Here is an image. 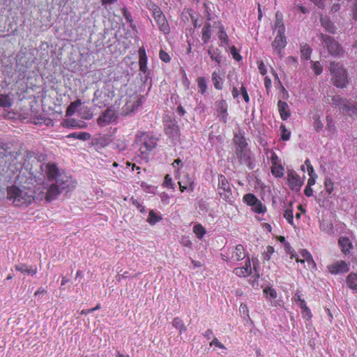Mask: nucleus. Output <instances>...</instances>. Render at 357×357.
<instances>
[{
    "mask_svg": "<svg viewBox=\"0 0 357 357\" xmlns=\"http://www.w3.org/2000/svg\"><path fill=\"white\" fill-rule=\"evenodd\" d=\"M342 110L343 113L349 115H356L357 114V105H354L349 101L347 100L345 105L343 107H342Z\"/></svg>",
    "mask_w": 357,
    "mask_h": 357,
    "instance_id": "393cba45",
    "label": "nucleus"
},
{
    "mask_svg": "<svg viewBox=\"0 0 357 357\" xmlns=\"http://www.w3.org/2000/svg\"><path fill=\"white\" fill-rule=\"evenodd\" d=\"M117 119L115 110L112 107L107 108L97 119V123L100 127L106 126Z\"/></svg>",
    "mask_w": 357,
    "mask_h": 357,
    "instance_id": "9d476101",
    "label": "nucleus"
},
{
    "mask_svg": "<svg viewBox=\"0 0 357 357\" xmlns=\"http://www.w3.org/2000/svg\"><path fill=\"white\" fill-rule=\"evenodd\" d=\"M326 129L332 135H334L336 133V128L335 126V123L332 118L330 116H326Z\"/></svg>",
    "mask_w": 357,
    "mask_h": 357,
    "instance_id": "a19ab883",
    "label": "nucleus"
},
{
    "mask_svg": "<svg viewBox=\"0 0 357 357\" xmlns=\"http://www.w3.org/2000/svg\"><path fill=\"white\" fill-rule=\"evenodd\" d=\"M92 101L94 105L99 108H102L107 105L110 101V98L107 90H96L94 93Z\"/></svg>",
    "mask_w": 357,
    "mask_h": 357,
    "instance_id": "f8f14e48",
    "label": "nucleus"
},
{
    "mask_svg": "<svg viewBox=\"0 0 357 357\" xmlns=\"http://www.w3.org/2000/svg\"><path fill=\"white\" fill-rule=\"evenodd\" d=\"M280 129L281 130V138L284 141H287L290 139L291 132L289 131L284 125L281 124Z\"/></svg>",
    "mask_w": 357,
    "mask_h": 357,
    "instance_id": "a18cd8bd",
    "label": "nucleus"
},
{
    "mask_svg": "<svg viewBox=\"0 0 357 357\" xmlns=\"http://www.w3.org/2000/svg\"><path fill=\"white\" fill-rule=\"evenodd\" d=\"M17 71H18V73H19V79H23L24 77L25 73L26 72V68H22V67H19V66H17Z\"/></svg>",
    "mask_w": 357,
    "mask_h": 357,
    "instance_id": "338daca9",
    "label": "nucleus"
},
{
    "mask_svg": "<svg viewBox=\"0 0 357 357\" xmlns=\"http://www.w3.org/2000/svg\"><path fill=\"white\" fill-rule=\"evenodd\" d=\"M11 106V102L8 96H0V107H9Z\"/></svg>",
    "mask_w": 357,
    "mask_h": 357,
    "instance_id": "603ef678",
    "label": "nucleus"
},
{
    "mask_svg": "<svg viewBox=\"0 0 357 357\" xmlns=\"http://www.w3.org/2000/svg\"><path fill=\"white\" fill-rule=\"evenodd\" d=\"M234 142L236 145V152L240 151L241 150L248 149L247 148L248 144L245 142V139L244 137H238V136L236 135L234 137Z\"/></svg>",
    "mask_w": 357,
    "mask_h": 357,
    "instance_id": "cd10ccee",
    "label": "nucleus"
},
{
    "mask_svg": "<svg viewBox=\"0 0 357 357\" xmlns=\"http://www.w3.org/2000/svg\"><path fill=\"white\" fill-rule=\"evenodd\" d=\"M347 284L350 289H357V274L350 273L347 278Z\"/></svg>",
    "mask_w": 357,
    "mask_h": 357,
    "instance_id": "7c9ffc66",
    "label": "nucleus"
},
{
    "mask_svg": "<svg viewBox=\"0 0 357 357\" xmlns=\"http://www.w3.org/2000/svg\"><path fill=\"white\" fill-rule=\"evenodd\" d=\"M207 52L211 60L214 61L218 65L221 63L222 61V55L221 54V51L218 48L210 46Z\"/></svg>",
    "mask_w": 357,
    "mask_h": 357,
    "instance_id": "aec40b11",
    "label": "nucleus"
},
{
    "mask_svg": "<svg viewBox=\"0 0 357 357\" xmlns=\"http://www.w3.org/2000/svg\"><path fill=\"white\" fill-rule=\"evenodd\" d=\"M321 41L327 47L329 54L333 56H340L343 54L340 45L332 37L328 35H321Z\"/></svg>",
    "mask_w": 357,
    "mask_h": 357,
    "instance_id": "6e6552de",
    "label": "nucleus"
},
{
    "mask_svg": "<svg viewBox=\"0 0 357 357\" xmlns=\"http://www.w3.org/2000/svg\"><path fill=\"white\" fill-rule=\"evenodd\" d=\"M69 138L78 139L83 141L88 140L91 138V135L88 132H73L68 135Z\"/></svg>",
    "mask_w": 357,
    "mask_h": 357,
    "instance_id": "473e14b6",
    "label": "nucleus"
},
{
    "mask_svg": "<svg viewBox=\"0 0 357 357\" xmlns=\"http://www.w3.org/2000/svg\"><path fill=\"white\" fill-rule=\"evenodd\" d=\"M287 181L291 189L295 191H298L303 184L300 176L294 172L288 174Z\"/></svg>",
    "mask_w": 357,
    "mask_h": 357,
    "instance_id": "2eb2a0df",
    "label": "nucleus"
},
{
    "mask_svg": "<svg viewBox=\"0 0 357 357\" xmlns=\"http://www.w3.org/2000/svg\"><path fill=\"white\" fill-rule=\"evenodd\" d=\"M252 209L255 213H263L266 211V207L262 204L261 202V206L258 205V204H255L254 205H252Z\"/></svg>",
    "mask_w": 357,
    "mask_h": 357,
    "instance_id": "864d4df0",
    "label": "nucleus"
},
{
    "mask_svg": "<svg viewBox=\"0 0 357 357\" xmlns=\"http://www.w3.org/2000/svg\"><path fill=\"white\" fill-rule=\"evenodd\" d=\"M325 189L328 195H331L333 190V182L330 178H326L324 181Z\"/></svg>",
    "mask_w": 357,
    "mask_h": 357,
    "instance_id": "3c124183",
    "label": "nucleus"
},
{
    "mask_svg": "<svg viewBox=\"0 0 357 357\" xmlns=\"http://www.w3.org/2000/svg\"><path fill=\"white\" fill-rule=\"evenodd\" d=\"M305 165L307 167V170L308 172V174H314V168H313L312 165H311L310 161L309 159H307L305 161Z\"/></svg>",
    "mask_w": 357,
    "mask_h": 357,
    "instance_id": "e2e57ef3",
    "label": "nucleus"
},
{
    "mask_svg": "<svg viewBox=\"0 0 357 357\" xmlns=\"http://www.w3.org/2000/svg\"><path fill=\"white\" fill-rule=\"evenodd\" d=\"M301 58L304 60H308L310 58L312 49L307 44H304L301 46Z\"/></svg>",
    "mask_w": 357,
    "mask_h": 357,
    "instance_id": "72a5a7b5",
    "label": "nucleus"
},
{
    "mask_svg": "<svg viewBox=\"0 0 357 357\" xmlns=\"http://www.w3.org/2000/svg\"><path fill=\"white\" fill-rule=\"evenodd\" d=\"M184 181V182H185V183H184L185 185H188L189 186V188L190 189L191 191H193L194 190V186H193V180L189 176V175H186L185 176V177L182 179Z\"/></svg>",
    "mask_w": 357,
    "mask_h": 357,
    "instance_id": "13d9d810",
    "label": "nucleus"
},
{
    "mask_svg": "<svg viewBox=\"0 0 357 357\" xmlns=\"http://www.w3.org/2000/svg\"><path fill=\"white\" fill-rule=\"evenodd\" d=\"M264 294L271 298H275L277 297V293L275 289L268 287L264 289Z\"/></svg>",
    "mask_w": 357,
    "mask_h": 357,
    "instance_id": "6e6d98bb",
    "label": "nucleus"
},
{
    "mask_svg": "<svg viewBox=\"0 0 357 357\" xmlns=\"http://www.w3.org/2000/svg\"><path fill=\"white\" fill-rule=\"evenodd\" d=\"M283 217L287 220L288 223L291 225H294V215H293V208L292 204L291 203L289 206L285 209Z\"/></svg>",
    "mask_w": 357,
    "mask_h": 357,
    "instance_id": "2f4dec72",
    "label": "nucleus"
},
{
    "mask_svg": "<svg viewBox=\"0 0 357 357\" xmlns=\"http://www.w3.org/2000/svg\"><path fill=\"white\" fill-rule=\"evenodd\" d=\"M218 193L220 196L228 204H232L235 200V197L231 192L230 185L224 175L218 176Z\"/></svg>",
    "mask_w": 357,
    "mask_h": 357,
    "instance_id": "0eeeda50",
    "label": "nucleus"
},
{
    "mask_svg": "<svg viewBox=\"0 0 357 357\" xmlns=\"http://www.w3.org/2000/svg\"><path fill=\"white\" fill-rule=\"evenodd\" d=\"M231 54L233 56V58L236 59V61L241 60L242 57L237 52V50L234 46H232L231 47Z\"/></svg>",
    "mask_w": 357,
    "mask_h": 357,
    "instance_id": "052dcab7",
    "label": "nucleus"
},
{
    "mask_svg": "<svg viewBox=\"0 0 357 357\" xmlns=\"http://www.w3.org/2000/svg\"><path fill=\"white\" fill-rule=\"evenodd\" d=\"M172 325L174 327L179 330L180 334L183 332L186 331V327L183 324V321L178 317H176L172 321Z\"/></svg>",
    "mask_w": 357,
    "mask_h": 357,
    "instance_id": "e433bc0d",
    "label": "nucleus"
},
{
    "mask_svg": "<svg viewBox=\"0 0 357 357\" xmlns=\"http://www.w3.org/2000/svg\"><path fill=\"white\" fill-rule=\"evenodd\" d=\"M274 252L275 250L273 246H267L265 252L262 254L263 259L266 261L270 260L271 257L274 253Z\"/></svg>",
    "mask_w": 357,
    "mask_h": 357,
    "instance_id": "de8ad7c7",
    "label": "nucleus"
},
{
    "mask_svg": "<svg viewBox=\"0 0 357 357\" xmlns=\"http://www.w3.org/2000/svg\"><path fill=\"white\" fill-rule=\"evenodd\" d=\"M321 25L325 28V29L331 33H334L335 32V27L333 24L327 18H321Z\"/></svg>",
    "mask_w": 357,
    "mask_h": 357,
    "instance_id": "f704fd0d",
    "label": "nucleus"
},
{
    "mask_svg": "<svg viewBox=\"0 0 357 357\" xmlns=\"http://www.w3.org/2000/svg\"><path fill=\"white\" fill-rule=\"evenodd\" d=\"M243 202L246 203L248 206L254 205L255 204H258L261 206V201L259 200L256 196L253 194L249 193L246 194L243 196Z\"/></svg>",
    "mask_w": 357,
    "mask_h": 357,
    "instance_id": "c85d7f7f",
    "label": "nucleus"
},
{
    "mask_svg": "<svg viewBox=\"0 0 357 357\" xmlns=\"http://www.w3.org/2000/svg\"><path fill=\"white\" fill-rule=\"evenodd\" d=\"M36 183L40 185L35 190V197L37 200L45 199L47 202H50L56 199L61 193L56 183L50 185H45L44 182L42 183Z\"/></svg>",
    "mask_w": 357,
    "mask_h": 357,
    "instance_id": "7ed1b4c3",
    "label": "nucleus"
},
{
    "mask_svg": "<svg viewBox=\"0 0 357 357\" xmlns=\"http://www.w3.org/2000/svg\"><path fill=\"white\" fill-rule=\"evenodd\" d=\"M328 271L332 274L344 273L349 271V266L344 261H338L328 266Z\"/></svg>",
    "mask_w": 357,
    "mask_h": 357,
    "instance_id": "4468645a",
    "label": "nucleus"
},
{
    "mask_svg": "<svg viewBox=\"0 0 357 357\" xmlns=\"http://www.w3.org/2000/svg\"><path fill=\"white\" fill-rule=\"evenodd\" d=\"M202 40L204 43H208L211 37V25L209 22L205 23L202 29Z\"/></svg>",
    "mask_w": 357,
    "mask_h": 357,
    "instance_id": "b1692460",
    "label": "nucleus"
},
{
    "mask_svg": "<svg viewBox=\"0 0 357 357\" xmlns=\"http://www.w3.org/2000/svg\"><path fill=\"white\" fill-rule=\"evenodd\" d=\"M234 273L239 277H247L250 275L244 267L236 268L234 270Z\"/></svg>",
    "mask_w": 357,
    "mask_h": 357,
    "instance_id": "8fccbe9b",
    "label": "nucleus"
},
{
    "mask_svg": "<svg viewBox=\"0 0 357 357\" xmlns=\"http://www.w3.org/2000/svg\"><path fill=\"white\" fill-rule=\"evenodd\" d=\"M332 104L338 106L342 109V107L345 105L347 100L341 98L340 96H334L332 98Z\"/></svg>",
    "mask_w": 357,
    "mask_h": 357,
    "instance_id": "37998d69",
    "label": "nucleus"
},
{
    "mask_svg": "<svg viewBox=\"0 0 357 357\" xmlns=\"http://www.w3.org/2000/svg\"><path fill=\"white\" fill-rule=\"evenodd\" d=\"M139 54V64L147 65L148 58L146 56V50L144 47H139L138 50Z\"/></svg>",
    "mask_w": 357,
    "mask_h": 357,
    "instance_id": "58836bf2",
    "label": "nucleus"
},
{
    "mask_svg": "<svg viewBox=\"0 0 357 357\" xmlns=\"http://www.w3.org/2000/svg\"><path fill=\"white\" fill-rule=\"evenodd\" d=\"M352 18L357 21V0H355L352 7Z\"/></svg>",
    "mask_w": 357,
    "mask_h": 357,
    "instance_id": "69168bd1",
    "label": "nucleus"
},
{
    "mask_svg": "<svg viewBox=\"0 0 357 357\" xmlns=\"http://www.w3.org/2000/svg\"><path fill=\"white\" fill-rule=\"evenodd\" d=\"M241 94H242V96H243L244 100L246 102H249L250 98H249V95H248V93L247 92V90H246L245 87H244L243 86H241Z\"/></svg>",
    "mask_w": 357,
    "mask_h": 357,
    "instance_id": "680f3d73",
    "label": "nucleus"
},
{
    "mask_svg": "<svg viewBox=\"0 0 357 357\" xmlns=\"http://www.w3.org/2000/svg\"><path fill=\"white\" fill-rule=\"evenodd\" d=\"M148 7L152 12V15L156 22L158 28L165 34H167L170 31L169 24L165 16L162 13L160 8L155 3L151 2L148 4Z\"/></svg>",
    "mask_w": 357,
    "mask_h": 357,
    "instance_id": "423d86ee",
    "label": "nucleus"
},
{
    "mask_svg": "<svg viewBox=\"0 0 357 357\" xmlns=\"http://www.w3.org/2000/svg\"><path fill=\"white\" fill-rule=\"evenodd\" d=\"M236 153L241 162L249 166L250 169H252L251 166V152L249 149L241 150Z\"/></svg>",
    "mask_w": 357,
    "mask_h": 357,
    "instance_id": "6ab92c4d",
    "label": "nucleus"
},
{
    "mask_svg": "<svg viewBox=\"0 0 357 357\" xmlns=\"http://www.w3.org/2000/svg\"><path fill=\"white\" fill-rule=\"evenodd\" d=\"M275 17H276V20H275V29H277L278 31L280 29V26H282V27H284V26L283 25L282 20L278 18V13H276Z\"/></svg>",
    "mask_w": 357,
    "mask_h": 357,
    "instance_id": "774afa93",
    "label": "nucleus"
},
{
    "mask_svg": "<svg viewBox=\"0 0 357 357\" xmlns=\"http://www.w3.org/2000/svg\"><path fill=\"white\" fill-rule=\"evenodd\" d=\"M159 56H160V59L165 62V63H168L170 61V56L169 55L165 52L164 50H161L159 52Z\"/></svg>",
    "mask_w": 357,
    "mask_h": 357,
    "instance_id": "4d7b16f0",
    "label": "nucleus"
},
{
    "mask_svg": "<svg viewBox=\"0 0 357 357\" xmlns=\"http://www.w3.org/2000/svg\"><path fill=\"white\" fill-rule=\"evenodd\" d=\"M330 71L335 86L340 88H344L347 86L348 82L347 75L341 63L331 62L330 63Z\"/></svg>",
    "mask_w": 357,
    "mask_h": 357,
    "instance_id": "39448f33",
    "label": "nucleus"
},
{
    "mask_svg": "<svg viewBox=\"0 0 357 357\" xmlns=\"http://www.w3.org/2000/svg\"><path fill=\"white\" fill-rule=\"evenodd\" d=\"M211 77H212V82L213 83L214 87L218 90H221L222 89V86H223L222 77L216 71H214L212 73Z\"/></svg>",
    "mask_w": 357,
    "mask_h": 357,
    "instance_id": "bb28decb",
    "label": "nucleus"
},
{
    "mask_svg": "<svg viewBox=\"0 0 357 357\" xmlns=\"http://www.w3.org/2000/svg\"><path fill=\"white\" fill-rule=\"evenodd\" d=\"M199 92L204 94L206 91L207 84L206 79L204 77H199L197 79Z\"/></svg>",
    "mask_w": 357,
    "mask_h": 357,
    "instance_id": "4c0bfd02",
    "label": "nucleus"
},
{
    "mask_svg": "<svg viewBox=\"0 0 357 357\" xmlns=\"http://www.w3.org/2000/svg\"><path fill=\"white\" fill-rule=\"evenodd\" d=\"M245 250L242 245H237L232 250L231 259L233 261H240L245 258Z\"/></svg>",
    "mask_w": 357,
    "mask_h": 357,
    "instance_id": "412c9836",
    "label": "nucleus"
},
{
    "mask_svg": "<svg viewBox=\"0 0 357 357\" xmlns=\"http://www.w3.org/2000/svg\"><path fill=\"white\" fill-rule=\"evenodd\" d=\"M7 199L12 203L20 207H27L31 202L36 199L35 190L26 187L19 188L15 185L7 188Z\"/></svg>",
    "mask_w": 357,
    "mask_h": 357,
    "instance_id": "f03ea898",
    "label": "nucleus"
},
{
    "mask_svg": "<svg viewBox=\"0 0 357 357\" xmlns=\"http://www.w3.org/2000/svg\"><path fill=\"white\" fill-rule=\"evenodd\" d=\"M215 108L219 114V116L220 117L221 120L224 121L225 123L227 122V108L228 105L225 100H220L215 102Z\"/></svg>",
    "mask_w": 357,
    "mask_h": 357,
    "instance_id": "dca6fc26",
    "label": "nucleus"
},
{
    "mask_svg": "<svg viewBox=\"0 0 357 357\" xmlns=\"http://www.w3.org/2000/svg\"><path fill=\"white\" fill-rule=\"evenodd\" d=\"M140 105L141 101L138 97H135L132 101H130L126 103L127 109H129L130 112H134Z\"/></svg>",
    "mask_w": 357,
    "mask_h": 357,
    "instance_id": "c756f323",
    "label": "nucleus"
},
{
    "mask_svg": "<svg viewBox=\"0 0 357 357\" xmlns=\"http://www.w3.org/2000/svg\"><path fill=\"white\" fill-rule=\"evenodd\" d=\"M161 217L155 213L153 210L150 211L149 218H147V222L151 225H153L155 223L158 222L161 220Z\"/></svg>",
    "mask_w": 357,
    "mask_h": 357,
    "instance_id": "ea45409f",
    "label": "nucleus"
},
{
    "mask_svg": "<svg viewBox=\"0 0 357 357\" xmlns=\"http://www.w3.org/2000/svg\"><path fill=\"white\" fill-rule=\"evenodd\" d=\"M24 159L23 166L29 171L31 178H34L35 182L42 183L45 178L49 181L56 179L55 183L61 192L75 188V182L70 177L59 174L54 163H43L40 158L31 152H27Z\"/></svg>",
    "mask_w": 357,
    "mask_h": 357,
    "instance_id": "f257e3e1",
    "label": "nucleus"
},
{
    "mask_svg": "<svg viewBox=\"0 0 357 357\" xmlns=\"http://www.w3.org/2000/svg\"><path fill=\"white\" fill-rule=\"evenodd\" d=\"M312 69L316 75H320L322 73V67L318 61H311Z\"/></svg>",
    "mask_w": 357,
    "mask_h": 357,
    "instance_id": "5fc2aeb1",
    "label": "nucleus"
},
{
    "mask_svg": "<svg viewBox=\"0 0 357 357\" xmlns=\"http://www.w3.org/2000/svg\"><path fill=\"white\" fill-rule=\"evenodd\" d=\"M193 232L200 239L206 234V230L200 224H197L193 227Z\"/></svg>",
    "mask_w": 357,
    "mask_h": 357,
    "instance_id": "79ce46f5",
    "label": "nucleus"
},
{
    "mask_svg": "<svg viewBox=\"0 0 357 357\" xmlns=\"http://www.w3.org/2000/svg\"><path fill=\"white\" fill-rule=\"evenodd\" d=\"M82 105V101L79 99L76 100L74 102H72L70 105L68 107L66 110L67 116H72L75 112V109L77 107Z\"/></svg>",
    "mask_w": 357,
    "mask_h": 357,
    "instance_id": "c9c22d12",
    "label": "nucleus"
},
{
    "mask_svg": "<svg viewBox=\"0 0 357 357\" xmlns=\"http://www.w3.org/2000/svg\"><path fill=\"white\" fill-rule=\"evenodd\" d=\"M301 255L302 259L297 258V262H300L301 264H305V262L307 264L308 268H314L316 267V264L314 263L311 254L306 250H303L301 252Z\"/></svg>",
    "mask_w": 357,
    "mask_h": 357,
    "instance_id": "f3484780",
    "label": "nucleus"
},
{
    "mask_svg": "<svg viewBox=\"0 0 357 357\" xmlns=\"http://www.w3.org/2000/svg\"><path fill=\"white\" fill-rule=\"evenodd\" d=\"M218 28H219V31H218V38L220 40L219 45L226 47L229 45L228 36L225 30L224 26L220 23H218Z\"/></svg>",
    "mask_w": 357,
    "mask_h": 357,
    "instance_id": "5701e85b",
    "label": "nucleus"
},
{
    "mask_svg": "<svg viewBox=\"0 0 357 357\" xmlns=\"http://www.w3.org/2000/svg\"><path fill=\"white\" fill-rule=\"evenodd\" d=\"M314 121L313 123V127L317 132H320L324 128V125L321 121L320 120V117L317 116L314 117Z\"/></svg>",
    "mask_w": 357,
    "mask_h": 357,
    "instance_id": "49530a36",
    "label": "nucleus"
},
{
    "mask_svg": "<svg viewBox=\"0 0 357 357\" xmlns=\"http://www.w3.org/2000/svg\"><path fill=\"white\" fill-rule=\"evenodd\" d=\"M310 178L307 181V186H312L315 183V178L317 176L315 172L314 174H309Z\"/></svg>",
    "mask_w": 357,
    "mask_h": 357,
    "instance_id": "0e129e2a",
    "label": "nucleus"
},
{
    "mask_svg": "<svg viewBox=\"0 0 357 357\" xmlns=\"http://www.w3.org/2000/svg\"><path fill=\"white\" fill-rule=\"evenodd\" d=\"M278 108L281 119L284 121L287 120L291 115L288 104L286 102L279 100L278 102Z\"/></svg>",
    "mask_w": 357,
    "mask_h": 357,
    "instance_id": "a211bd4d",
    "label": "nucleus"
},
{
    "mask_svg": "<svg viewBox=\"0 0 357 357\" xmlns=\"http://www.w3.org/2000/svg\"><path fill=\"white\" fill-rule=\"evenodd\" d=\"M302 314L304 317L307 319L312 318V313L309 307L307 306L305 301H302Z\"/></svg>",
    "mask_w": 357,
    "mask_h": 357,
    "instance_id": "09e8293b",
    "label": "nucleus"
},
{
    "mask_svg": "<svg viewBox=\"0 0 357 357\" xmlns=\"http://www.w3.org/2000/svg\"><path fill=\"white\" fill-rule=\"evenodd\" d=\"M15 269L24 275L29 276H33L38 272V268L36 265H29L25 263H19L15 264Z\"/></svg>",
    "mask_w": 357,
    "mask_h": 357,
    "instance_id": "ddd939ff",
    "label": "nucleus"
},
{
    "mask_svg": "<svg viewBox=\"0 0 357 357\" xmlns=\"http://www.w3.org/2000/svg\"><path fill=\"white\" fill-rule=\"evenodd\" d=\"M338 243L344 254L349 253L351 249L353 248L351 241L347 237L341 236L338 240Z\"/></svg>",
    "mask_w": 357,
    "mask_h": 357,
    "instance_id": "4be33fe9",
    "label": "nucleus"
},
{
    "mask_svg": "<svg viewBox=\"0 0 357 357\" xmlns=\"http://www.w3.org/2000/svg\"><path fill=\"white\" fill-rule=\"evenodd\" d=\"M283 171L284 169L281 165H275L271 167V172L276 177H282L284 174Z\"/></svg>",
    "mask_w": 357,
    "mask_h": 357,
    "instance_id": "c03bdc74",
    "label": "nucleus"
},
{
    "mask_svg": "<svg viewBox=\"0 0 357 357\" xmlns=\"http://www.w3.org/2000/svg\"><path fill=\"white\" fill-rule=\"evenodd\" d=\"M165 134L173 141H178L180 137V129L175 121L169 120L165 123Z\"/></svg>",
    "mask_w": 357,
    "mask_h": 357,
    "instance_id": "9b49d317",
    "label": "nucleus"
},
{
    "mask_svg": "<svg viewBox=\"0 0 357 357\" xmlns=\"http://www.w3.org/2000/svg\"><path fill=\"white\" fill-rule=\"evenodd\" d=\"M135 142L142 154H148L156 146V139L145 132H137Z\"/></svg>",
    "mask_w": 357,
    "mask_h": 357,
    "instance_id": "20e7f679",
    "label": "nucleus"
},
{
    "mask_svg": "<svg viewBox=\"0 0 357 357\" xmlns=\"http://www.w3.org/2000/svg\"><path fill=\"white\" fill-rule=\"evenodd\" d=\"M321 230L328 234H334L333 225L331 222L323 220L319 225Z\"/></svg>",
    "mask_w": 357,
    "mask_h": 357,
    "instance_id": "a878e982",
    "label": "nucleus"
},
{
    "mask_svg": "<svg viewBox=\"0 0 357 357\" xmlns=\"http://www.w3.org/2000/svg\"><path fill=\"white\" fill-rule=\"evenodd\" d=\"M210 346H215L220 349H225V347L223 344H222L216 337H214L213 340L210 342Z\"/></svg>",
    "mask_w": 357,
    "mask_h": 357,
    "instance_id": "bf43d9fd",
    "label": "nucleus"
},
{
    "mask_svg": "<svg viewBox=\"0 0 357 357\" xmlns=\"http://www.w3.org/2000/svg\"><path fill=\"white\" fill-rule=\"evenodd\" d=\"M287 41L284 36V27L280 26L278 34L272 43L275 52L280 56H283V49L286 46Z\"/></svg>",
    "mask_w": 357,
    "mask_h": 357,
    "instance_id": "1a4fd4ad",
    "label": "nucleus"
}]
</instances>
